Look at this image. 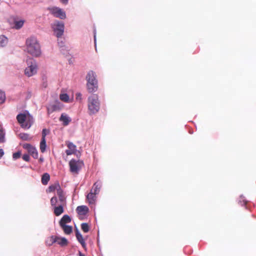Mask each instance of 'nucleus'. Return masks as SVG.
<instances>
[{"mask_svg": "<svg viewBox=\"0 0 256 256\" xmlns=\"http://www.w3.org/2000/svg\"><path fill=\"white\" fill-rule=\"evenodd\" d=\"M26 52L34 57H40L42 54L40 44L37 38L34 36H30L26 41Z\"/></svg>", "mask_w": 256, "mask_h": 256, "instance_id": "obj_1", "label": "nucleus"}, {"mask_svg": "<svg viewBox=\"0 0 256 256\" xmlns=\"http://www.w3.org/2000/svg\"><path fill=\"white\" fill-rule=\"evenodd\" d=\"M16 119L21 127L26 130L29 129L34 122L33 117L27 111L19 114Z\"/></svg>", "mask_w": 256, "mask_h": 256, "instance_id": "obj_2", "label": "nucleus"}, {"mask_svg": "<svg viewBox=\"0 0 256 256\" xmlns=\"http://www.w3.org/2000/svg\"><path fill=\"white\" fill-rule=\"evenodd\" d=\"M88 114L92 115L96 114L100 108V102L96 94H92L88 98Z\"/></svg>", "mask_w": 256, "mask_h": 256, "instance_id": "obj_3", "label": "nucleus"}, {"mask_svg": "<svg viewBox=\"0 0 256 256\" xmlns=\"http://www.w3.org/2000/svg\"><path fill=\"white\" fill-rule=\"evenodd\" d=\"M86 79L87 80L88 90L90 92H94L97 90L98 86L96 79V75L94 72L90 70L88 72Z\"/></svg>", "mask_w": 256, "mask_h": 256, "instance_id": "obj_4", "label": "nucleus"}, {"mask_svg": "<svg viewBox=\"0 0 256 256\" xmlns=\"http://www.w3.org/2000/svg\"><path fill=\"white\" fill-rule=\"evenodd\" d=\"M27 66L24 70V74L28 77L32 76L36 74L38 66L36 60L30 59L26 61Z\"/></svg>", "mask_w": 256, "mask_h": 256, "instance_id": "obj_5", "label": "nucleus"}, {"mask_svg": "<svg viewBox=\"0 0 256 256\" xmlns=\"http://www.w3.org/2000/svg\"><path fill=\"white\" fill-rule=\"evenodd\" d=\"M54 35L58 38H60L64 34V24L62 22L56 20L52 25Z\"/></svg>", "mask_w": 256, "mask_h": 256, "instance_id": "obj_6", "label": "nucleus"}, {"mask_svg": "<svg viewBox=\"0 0 256 256\" xmlns=\"http://www.w3.org/2000/svg\"><path fill=\"white\" fill-rule=\"evenodd\" d=\"M83 164L82 161L74 159L71 160L69 162L70 172L73 173H77L80 170Z\"/></svg>", "mask_w": 256, "mask_h": 256, "instance_id": "obj_7", "label": "nucleus"}, {"mask_svg": "<svg viewBox=\"0 0 256 256\" xmlns=\"http://www.w3.org/2000/svg\"><path fill=\"white\" fill-rule=\"evenodd\" d=\"M50 13L55 17L64 20L66 18L65 12L58 7H52L50 9Z\"/></svg>", "mask_w": 256, "mask_h": 256, "instance_id": "obj_8", "label": "nucleus"}, {"mask_svg": "<svg viewBox=\"0 0 256 256\" xmlns=\"http://www.w3.org/2000/svg\"><path fill=\"white\" fill-rule=\"evenodd\" d=\"M62 105L58 101H56L54 103L48 104L47 107L48 114H50L56 111H59L62 109Z\"/></svg>", "mask_w": 256, "mask_h": 256, "instance_id": "obj_9", "label": "nucleus"}, {"mask_svg": "<svg viewBox=\"0 0 256 256\" xmlns=\"http://www.w3.org/2000/svg\"><path fill=\"white\" fill-rule=\"evenodd\" d=\"M24 148L26 150L28 153L35 159L38 158V152L36 148L29 144H24L22 145Z\"/></svg>", "mask_w": 256, "mask_h": 256, "instance_id": "obj_10", "label": "nucleus"}, {"mask_svg": "<svg viewBox=\"0 0 256 256\" xmlns=\"http://www.w3.org/2000/svg\"><path fill=\"white\" fill-rule=\"evenodd\" d=\"M24 23V20L15 18L13 20L12 23H10V26L13 28L19 30L22 27Z\"/></svg>", "mask_w": 256, "mask_h": 256, "instance_id": "obj_11", "label": "nucleus"}, {"mask_svg": "<svg viewBox=\"0 0 256 256\" xmlns=\"http://www.w3.org/2000/svg\"><path fill=\"white\" fill-rule=\"evenodd\" d=\"M102 186V182L98 180L94 184L90 191L98 195L100 192Z\"/></svg>", "mask_w": 256, "mask_h": 256, "instance_id": "obj_12", "label": "nucleus"}, {"mask_svg": "<svg viewBox=\"0 0 256 256\" xmlns=\"http://www.w3.org/2000/svg\"><path fill=\"white\" fill-rule=\"evenodd\" d=\"M56 194L58 197L59 202L62 204H66L65 194L60 188L58 190Z\"/></svg>", "mask_w": 256, "mask_h": 256, "instance_id": "obj_13", "label": "nucleus"}, {"mask_svg": "<svg viewBox=\"0 0 256 256\" xmlns=\"http://www.w3.org/2000/svg\"><path fill=\"white\" fill-rule=\"evenodd\" d=\"M67 146L68 150H66V153L67 155H71L74 154L76 152V146L72 142H68Z\"/></svg>", "mask_w": 256, "mask_h": 256, "instance_id": "obj_14", "label": "nucleus"}, {"mask_svg": "<svg viewBox=\"0 0 256 256\" xmlns=\"http://www.w3.org/2000/svg\"><path fill=\"white\" fill-rule=\"evenodd\" d=\"M60 120L62 122L64 126H66L71 122L72 119L67 114H62L60 118Z\"/></svg>", "mask_w": 256, "mask_h": 256, "instance_id": "obj_15", "label": "nucleus"}, {"mask_svg": "<svg viewBox=\"0 0 256 256\" xmlns=\"http://www.w3.org/2000/svg\"><path fill=\"white\" fill-rule=\"evenodd\" d=\"M66 204H59L58 206H55L54 207V212L56 216H59L64 212V206Z\"/></svg>", "mask_w": 256, "mask_h": 256, "instance_id": "obj_16", "label": "nucleus"}, {"mask_svg": "<svg viewBox=\"0 0 256 256\" xmlns=\"http://www.w3.org/2000/svg\"><path fill=\"white\" fill-rule=\"evenodd\" d=\"M96 194L92 192H90L87 194L86 198L90 204H94L96 200Z\"/></svg>", "mask_w": 256, "mask_h": 256, "instance_id": "obj_17", "label": "nucleus"}, {"mask_svg": "<svg viewBox=\"0 0 256 256\" xmlns=\"http://www.w3.org/2000/svg\"><path fill=\"white\" fill-rule=\"evenodd\" d=\"M76 236L78 242L82 244L83 248L86 247V243L82 234L78 229L76 230Z\"/></svg>", "mask_w": 256, "mask_h": 256, "instance_id": "obj_18", "label": "nucleus"}, {"mask_svg": "<svg viewBox=\"0 0 256 256\" xmlns=\"http://www.w3.org/2000/svg\"><path fill=\"white\" fill-rule=\"evenodd\" d=\"M88 208L86 206H78L76 208V211L78 214L85 215L88 212Z\"/></svg>", "mask_w": 256, "mask_h": 256, "instance_id": "obj_19", "label": "nucleus"}, {"mask_svg": "<svg viewBox=\"0 0 256 256\" xmlns=\"http://www.w3.org/2000/svg\"><path fill=\"white\" fill-rule=\"evenodd\" d=\"M56 242L62 246L68 244V240L65 238H60L56 236Z\"/></svg>", "mask_w": 256, "mask_h": 256, "instance_id": "obj_20", "label": "nucleus"}, {"mask_svg": "<svg viewBox=\"0 0 256 256\" xmlns=\"http://www.w3.org/2000/svg\"><path fill=\"white\" fill-rule=\"evenodd\" d=\"M70 221L71 219L70 217L68 215L65 214L62 217L60 221V225L62 226L70 222Z\"/></svg>", "mask_w": 256, "mask_h": 256, "instance_id": "obj_21", "label": "nucleus"}, {"mask_svg": "<svg viewBox=\"0 0 256 256\" xmlns=\"http://www.w3.org/2000/svg\"><path fill=\"white\" fill-rule=\"evenodd\" d=\"M8 42V38L4 35L0 36V46H5Z\"/></svg>", "mask_w": 256, "mask_h": 256, "instance_id": "obj_22", "label": "nucleus"}, {"mask_svg": "<svg viewBox=\"0 0 256 256\" xmlns=\"http://www.w3.org/2000/svg\"><path fill=\"white\" fill-rule=\"evenodd\" d=\"M56 242V236H52L48 238L46 240V243L47 246H50Z\"/></svg>", "mask_w": 256, "mask_h": 256, "instance_id": "obj_23", "label": "nucleus"}, {"mask_svg": "<svg viewBox=\"0 0 256 256\" xmlns=\"http://www.w3.org/2000/svg\"><path fill=\"white\" fill-rule=\"evenodd\" d=\"M50 179V176L49 174L48 173L44 174L42 178V183L46 185L48 184V181Z\"/></svg>", "mask_w": 256, "mask_h": 256, "instance_id": "obj_24", "label": "nucleus"}, {"mask_svg": "<svg viewBox=\"0 0 256 256\" xmlns=\"http://www.w3.org/2000/svg\"><path fill=\"white\" fill-rule=\"evenodd\" d=\"M62 228L64 233L66 234H69L72 232V227L66 224L60 226Z\"/></svg>", "mask_w": 256, "mask_h": 256, "instance_id": "obj_25", "label": "nucleus"}, {"mask_svg": "<svg viewBox=\"0 0 256 256\" xmlns=\"http://www.w3.org/2000/svg\"><path fill=\"white\" fill-rule=\"evenodd\" d=\"M18 136L24 140H30L32 139V137L26 133H20Z\"/></svg>", "mask_w": 256, "mask_h": 256, "instance_id": "obj_26", "label": "nucleus"}, {"mask_svg": "<svg viewBox=\"0 0 256 256\" xmlns=\"http://www.w3.org/2000/svg\"><path fill=\"white\" fill-rule=\"evenodd\" d=\"M46 140L42 138L40 146V150L42 152H44L46 151Z\"/></svg>", "mask_w": 256, "mask_h": 256, "instance_id": "obj_27", "label": "nucleus"}, {"mask_svg": "<svg viewBox=\"0 0 256 256\" xmlns=\"http://www.w3.org/2000/svg\"><path fill=\"white\" fill-rule=\"evenodd\" d=\"M60 186L58 184H54L50 186L48 188V192H52L55 190L58 191V190L60 188Z\"/></svg>", "mask_w": 256, "mask_h": 256, "instance_id": "obj_28", "label": "nucleus"}, {"mask_svg": "<svg viewBox=\"0 0 256 256\" xmlns=\"http://www.w3.org/2000/svg\"><path fill=\"white\" fill-rule=\"evenodd\" d=\"M5 142V132L2 127L0 126V142Z\"/></svg>", "mask_w": 256, "mask_h": 256, "instance_id": "obj_29", "label": "nucleus"}, {"mask_svg": "<svg viewBox=\"0 0 256 256\" xmlns=\"http://www.w3.org/2000/svg\"><path fill=\"white\" fill-rule=\"evenodd\" d=\"M60 98L61 100L68 102L69 101V96L66 94H62L60 96Z\"/></svg>", "mask_w": 256, "mask_h": 256, "instance_id": "obj_30", "label": "nucleus"}, {"mask_svg": "<svg viewBox=\"0 0 256 256\" xmlns=\"http://www.w3.org/2000/svg\"><path fill=\"white\" fill-rule=\"evenodd\" d=\"M81 228L84 232H87L89 230V226L87 223H82L81 225Z\"/></svg>", "mask_w": 256, "mask_h": 256, "instance_id": "obj_31", "label": "nucleus"}, {"mask_svg": "<svg viewBox=\"0 0 256 256\" xmlns=\"http://www.w3.org/2000/svg\"><path fill=\"white\" fill-rule=\"evenodd\" d=\"M6 100V96L4 92L0 90V104L4 102Z\"/></svg>", "mask_w": 256, "mask_h": 256, "instance_id": "obj_32", "label": "nucleus"}, {"mask_svg": "<svg viewBox=\"0 0 256 256\" xmlns=\"http://www.w3.org/2000/svg\"><path fill=\"white\" fill-rule=\"evenodd\" d=\"M50 132V130L46 128H44L42 131V138L46 139V136Z\"/></svg>", "mask_w": 256, "mask_h": 256, "instance_id": "obj_33", "label": "nucleus"}, {"mask_svg": "<svg viewBox=\"0 0 256 256\" xmlns=\"http://www.w3.org/2000/svg\"><path fill=\"white\" fill-rule=\"evenodd\" d=\"M58 202L57 198L56 196L52 197L50 200V203L52 206H56V204Z\"/></svg>", "mask_w": 256, "mask_h": 256, "instance_id": "obj_34", "label": "nucleus"}, {"mask_svg": "<svg viewBox=\"0 0 256 256\" xmlns=\"http://www.w3.org/2000/svg\"><path fill=\"white\" fill-rule=\"evenodd\" d=\"M21 153L20 152L14 153L12 155V158L14 160H16L20 157Z\"/></svg>", "mask_w": 256, "mask_h": 256, "instance_id": "obj_35", "label": "nucleus"}, {"mask_svg": "<svg viewBox=\"0 0 256 256\" xmlns=\"http://www.w3.org/2000/svg\"><path fill=\"white\" fill-rule=\"evenodd\" d=\"M238 202L240 203L242 206H243L246 204V201L244 198L242 196H240Z\"/></svg>", "mask_w": 256, "mask_h": 256, "instance_id": "obj_36", "label": "nucleus"}, {"mask_svg": "<svg viewBox=\"0 0 256 256\" xmlns=\"http://www.w3.org/2000/svg\"><path fill=\"white\" fill-rule=\"evenodd\" d=\"M60 38H58V45L60 47L62 48V47L64 46V42Z\"/></svg>", "mask_w": 256, "mask_h": 256, "instance_id": "obj_37", "label": "nucleus"}, {"mask_svg": "<svg viewBox=\"0 0 256 256\" xmlns=\"http://www.w3.org/2000/svg\"><path fill=\"white\" fill-rule=\"evenodd\" d=\"M22 158L24 161L28 162L30 160V156L28 154H24Z\"/></svg>", "mask_w": 256, "mask_h": 256, "instance_id": "obj_38", "label": "nucleus"}, {"mask_svg": "<svg viewBox=\"0 0 256 256\" xmlns=\"http://www.w3.org/2000/svg\"><path fill=\"white\" fill-rule=\"evenodd\" d=\"M82 97V95L80 93H77L76 94V99L77 100H81Z\"/></svg>", "mask_w": 256, "mask_h": 256, "instance_id": "obj_39", "label": "nucleus"}, {"mask_svg": "<svg viewBox=\"0 0 256 256\" xmlns=\"http://www.w3.org/2000/svg\"><path fill=\"white\" fill-rule=\"evenodd\" d=\"M4 154V152L2 149L0 148V159Z\"/></svg>", "mask_w": 256, "mask_h": 256, "instance_id": "obj_40", "label": "nucleus"}, {"mask_svg": "<svg viewBox=\"0 0 256 256\" xmlns=\"http://www.w3.org/2000/svg\"><path fill=\"white\" fill-rule=\"evenodd\" d=\"M60 1L64 4H67L68 0H60Z\"/></svg>", "mask_w": 256, "mask_h": 256, "instance_id": "obj_41", "label": "nucleus"}, {"mask_svg": "<svg viewBox=\"0 0 256 256\" xmlns=\"http://www.w3.org/2000/svg\"><path fill=\"white\" fill-rule=\"evenodd\" d=\"M94 43H96V30H94Z\"/></svg>", "mask_w": 256, "mask_h": 256, "instance_id": "obj_42", "label": "nucleus"}, {"mask_svg": "<svg viewBox=\"0 0 256 256\" xmlns=\"http://www.w3.org/2000/svg\"><path fill=\"white\" fill-rule=\"evenodd\" d=\"M80 256H85L84 254H82L80 252Z\"/></svg>", "mask_w": 256, "mask_h": 256, "instance_id": "obj_43", "label": "nucleus"}]
</instances>
